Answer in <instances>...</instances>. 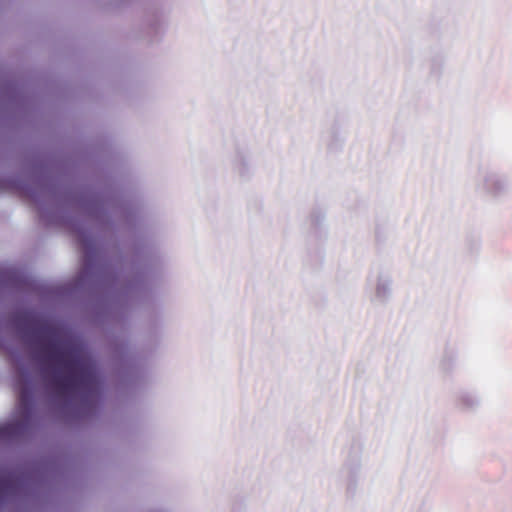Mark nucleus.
<instances>
[{
	"label": "nucleus",
	"instance_id": "nucleus-4",
	"mask_svg": "<svg viewBox=\"0 0 512 512\" xmlns=\"http://www.w3.org/2000/svg\"><path fill=\"white\" fill-rule=\"evenodd\" d=\"M7 430H8L7 426L0 427V436L6 434Z\"/></svg>",
	"mask_w": 512,
	"mask_h": 512
},
{
	"label": "nucleus",
	"instance_id": "nucleus-1",
	"mask_svg": "<svg viewBox=\"0 0 512 512\" xmlns=\"http://www.w3.org/2000/svg\"><path fill=\"white\" fill-rule=\"evenodd\" d=\"M41 353L44 363L55 368L50 382L58 395L77 390L97 391L95 368L77 347L52 341L41 346Z\"/></svg>",
	"mask_w": 512,
	"mask_h": 512
},
{
	"label": "nucleus",
	"instance_id": "nucleus-2",
	"mask_svg": "<svg viewBox=\"0 0 512 512\" xmlns=\"http://www.w3.org/2000/svg\"><path fill=\"white\" fill-rule=\"evenodd\" d=\"M32 401V393L28 385L19 388V406L25 410L29 409Z\"/></svg>",
	"mask_w": 512,
	"mask_h": 512
},
{
	"label": "nucleus",
	"instance_id": "nucleus-3",
	"mask_svg": "<svg viewBox=\"0 0 512 512\" xmlns=\"http://www.w3.org/2000/svg\"><path fill=\"white\" fill-rule=\"evenodd\" d=\"M8 489V483L5 479H0V500L2 499L3 493Z\"/></svg>",
	"mask_w": 512,
	"mask_h": 512
}]
</instances>
